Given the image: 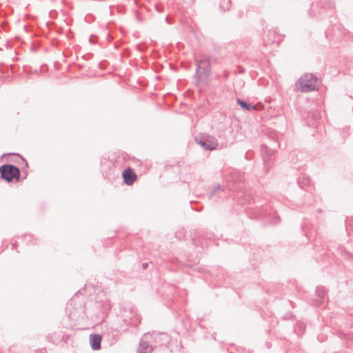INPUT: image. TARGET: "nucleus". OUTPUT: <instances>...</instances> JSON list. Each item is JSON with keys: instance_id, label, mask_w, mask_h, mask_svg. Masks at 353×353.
I'll list each match as a JSON object with an SVG mask.
<instances>
[{"instance_id": "nucleus-18", "label": "nucleus", "mask_w": 353, "mask_h": 353, "mask_svg": "<svg viewBox=\"0 0 353 353\" xmlns=\"http://www.w3.org/2000/svg\"><path fill=\"white\" fill-rule=\"evenodd\" d=\"M108 61H101L99 63V66L100 68H103L105 67H106V65H108Z\"/></svg>"}, {"instance_id": "nucleus-3", "label": "nucleus", "mask_w": 353, "mask_h": 353, "mask_svg": "<svg viewBox=\"0 0 353 353\" xmlns=\"http://www.w3.org/2000/svg\"><path fill=\"white\" fill-rule=\"evenodd\" d=\"M196 143L201 145V147L205 150L212 151L216 149L218 146V141L212 136L208 134H200L195 137Z\"/></svg>"}, {"instance_id": "nucleus-4", "label": "nucleus", "mask_w": 353, "mask_h": 353, "mask_svg": "<svg viewBox=\"0 0 353 353\" xmlns=\"http://www.w3.org/2000/svg\"><path fill=\"white\" fill-rule=\"evenodd\" d=\"M279 146L277 141L275 139L270 140V143L262 145L261 152L263 153V161L265 167L269 166V159L274 155L276 149Z\"/></svg>"}, {"instance_id": "nucleus-17", "label": "nucleus", "mask_w": 353, "mask_h": 353, "mask_svg": "<svg viewBox=\"0 0 353 353\" xmlns=\"http://www.w3.org/2000/svg\"><path fill=\"white\" fill-rule=\"evenodd\" d=\"M231 3V0H221L220 1V8L225 12L226 10H229L230 8L228 6H226L224 8V6L225 4L228 5Z\"/></svg>"}, {"instance_id": "nucleus-15", "label": "nucleus", "mask_w": 353, "mask_h": 353, "mask_svg": "<svg viewBox=\"0 0 353 353\" xmlns=\"http://www.w3.org/2000/svg\"><path fill=\"white\" fill-rule=\"evenodd\" d=\"M201 60H196V72L194 75V78L196 80V82H201Z\"/></svg>"}, {"instance_id": "nucleus-22", "label": "nucleus", "mask_w": 353, "mask_h": 353, "mask_svg": "<svg viewBox=\"0 0 353 353\" xmlns=\"http://www.w3.org/2000/svg\"><path fill=\"white\" fill-rule=\"evenodd\" d=\"M109 37H110V31H109L107 34V38L108 39Z\"/></svg>"}, {"instance_id": "nucleus-27", "label": "nucleus", "mask_w": 353, "mask_h": 353, "mask_svg": "<svg viewBox=\"0 0 353 353\" xmlns=\"http://www.w3.org/2000/svg\"><path fill=\"white\" fill-rule=\"evenodd\" d=\"M318 212H321V210L319 209V210H318Z\"/></svg>"}, {"instance_id": "nucleus-12", "label": "nucleus", "mask_w": 353, "mask_h": 353, "mask_svg": "<svg viewBox=\"0 0 353 353\" xmlns=\"http://www.w3.org/2000/svg\"><path fill=\"white\" fill-rule=\"evenodd\" d=\"M277 34L274 30H268L266 32H265V34L263 36V40L266 45L273 44L276 43V37Z\"/></svg>"}, {"instance_id": "nucleus-26", "label": "nucleus", "mask_w": 353, "mask_h": 353, "mask_svg": "<svg viewBox=\"0 0 353 353\" xmlns=\"http://www.w3.org/2000/svg\"><path fill=\"white\" fill-rule=\"evenodd\" d=\"M224 77H225V79H227V77H228V74H225V75H224Z\"/></svg>"}, {"instance_id": "nucleus-23", "label": "nucleus", "mask_w": 353, "mask_h": 353, "mask_svg": "<svg viewBox=\"0 0 353 353\" xmlns=\"http://www.w3.org/2000/svg\"><path fill=\"white\" fill-rule=\"evenodd\" d=\"M92 37H93V36L92 35V36L90 37V42H92V43L93 42V41H93Z\"/></svg>"}, {"instance_id": "nucleus-11", "label": "nucleus", "mask_w": 353, "mask_h": 353, "mask_svg": "<svg viewBox=\"0 0 353 353\" xmlns=\"http://www.w3.org/2000/svg\"><path fill=\"white\" fill-rule=\"evenodd\" d=\"M297 183L299 186L303 190L308 191V189L310 188V180L308 176H300L297 179Z\"/></svg>"}, {"instance_id": "nucleus-19", "label": "nucleus", "mask_w": 353, "mask_h": 353, "mask_svg": "<svg viewBox=\"0 0 353 353\" xmlns=\"http://www.w3.org/2000/svg\"><path fill=\"white\" fill-rule=\"evenodd\" d=\"M143 270H145L148 267V263H143L141 265Z\"/></svg>"}, {"instance_id": "nucleus-1", "label": "nucleus", "mask_w": 353, "mask_h": 353, "mask_svg": "<svg viewBox=\"0 0 353 353\" xmlns=\"http://www.w3.org/2000/svg\"><path fill=\"white\" fill-rule=\"evenodd\" d=\"M321 84L319 78L312 73L302 75L296 82V87L301 92H310L318 90Z\"/></svg>"}, {"instance_id": "nucleus-24", "label": "nucleus", "mask_w": 353, "mask_h": 353, "mask_svg": "<svg viewBox=\"0 0 353 353\" xmlns=\"http://www.w3.org/2000/svg\"><path fill=\"white\" fill-rule=\"evenodd\" d=\"M165 21H166L168 23H170V22H169V17H165Z\"/></svg>"}, {"instance_id": "nucleus-6", "label": "nucleus", "mask_w": 353, "mask_h": 353, "mask_svg": "<svg viewBox=\"0 0 353 353\" xmlns=\"http://www.w3.org/2000/svg\"><path fill=\"white\" fill-rule=\"evenodd\" d=\"M248 215L252 219H264L268 215V207L263 205L256 206L250 210Z\"/></svg>"}, {"instance_id": "nucleus-20", "label": "nucleus", "mask_w": 353, "mask_h": 353, "mask_svg": "<svg viewBox=\"0 0 353 353\" xmlns=\"http://www.w3.org/2000/svg\"><path fill=\"white\" fill-rule=\"evenodd\" d=\"M22 161L25 163L26 167H28V164L26 159H24L22 157H21Z\"/></svg>"}, {"instance_id": "nucleus-10", "label": "nucleus", "mask_w": 353, "mask_h": 353, "mask_svg": "<svg viewBox=\"0 0 353 353\" xmlns=\"http://www.w3.org/2000/svg\"><path fill=\"white\" fill-rule=\"evenodd\" d=\"M315 292L317 296V299L315 300V301L318 305H320L323 303L326 296L327 290L323 286H318L316 288Z\"/></svg>"}, {"instance_id": "nucleus-8", "label": "nucleus", "mask_w": 353, "mask_h": 353, "mask_svg": "<svg viewBox=\"0 0 353 353\" xmlns=\"http://www.w3.org/2000/svg\"><path fill=\"white\" fill-rule=\"evenodd\" d=\"M201 81L207 79L211 74L210 58L205 57L201 59Z\"/></svg>"}, {"instance_id": "nucleus-13", "label": "nucleus", "mask_w": 353, "mask_h": 353, "mask_svg": "<svg viewBox=\"0 0 353 353\" xmlns=\"http://www.w3.org/2000/svg\"><path fill=\"white\" fill-rule=\"evenodd\" d=\"M237 104L244 110L252 111L256 110V106L252 103H248L241 99H236Z\"/></svg>"}, {"instance_id": "nucleus-9", "label": "nucleus", "mask_w": 353, "mask_h": 353, "mask_svg": "<svg viewBox=\"0 0 353 353\" xmlns=\"http://www.w3.org/2000/svg\"><path fill=\"white\" fill-rule=\"evenodd\" d=\"M89 339L90 346L93 350H99L101 349L102 337L100 334H90Z\"/></svg>"}, {"instance_id": "nucleus-14", "label": "nucleus", "mask_w": 353, "mask_h": 353, "mask_svg": "<svg viewBox=\"0 0 353 353\" xmlns=\"http://www.w3.org/2000/svg\"><path fill=\"white\" fill-rule=\"evenodd\" d=\"M321 8L323 9H334V4L331 1H319L316 2V4H312V8L314 10L316 8Z\"/></svg>"}, {"instance_id": "nucleus-7", "label": "nucleus", "mask_w": 353, "mask_h": 353, "mask_svg": "<svg viewBox=\"0 0 353 353\" xmlns=\"http://www.w3.org/2000/svg\"><path fill=\"white\" fill-rule=\"evenodd\" d=\"M122 177L123 179L124 183L127 185H132L137 180V175L132 168L128 167L123 171Z\"/></svg>"}, {"instance_id": "nucleus-5", "label": "nucleus", "mask_w": 353, "mask_h": 353, "mask_svg": "<svg viewBox=\"0 0 353 353\" xmlns=\"http://www.w3.org/2000/svg\"><path fill=\"white\" fill-rule=\"evenodd\" d=\"M153 350L154 346L152 343V334L150 332L145 333L141 338L136 352L152 353Z\"/></svg>"}, {"instance_id": "nucleus-21", "label": "nucleus", "mask_w": 353, "mask_h": 353, "mask_svg": "<svg viewBox=\"0 0 353 353\" xmlns=\"http://www.w3.org/2000/svg\"><path fill=\"white\" fill-rule=\"evenodd\" d=\"M103 175L104 176L105 178H108V173H105V172H103Z\"/></svg>"}, {"instance_id": "nucleus-16", "label": "nucleus", "mask_w": 353, "mask_h": 353, "mask_svg": "<svg viewBox=\"0 0 353 353\" xmlns=\"http://www.w3.org/2000/svg\"><path fill=\"white\" fill-rule=\"evenodd\" d=\"M222 190V186L219 184L216 186H214V188H212V189L209 190L208 192V196L209 199H211L212 198L217 192H219Z\"/></svg>"}, {"instance_id": "nucleus-2", "label": "nucleus", "mask_w": 353, "mask_h": 353, "mask_svg": "<svg viewBox=\"0 0 353 353\" xmlns=\"http://www.w3.org/2000/svg\"><path fill=\"white\" fill-rule=\"evenodd\" d=\"M1 178L7 182H12L14 179L19 181L21 173L20 170L16 165L12 164H4L0 167Z\"/></svg>"}, {"instance_id": "nucleus-25", "label": "nucleus", "mask_w": 353, "mask_h": 353, "mask_svg": "<svg viewBox=\"0 0 353 353\" xmlns=\"http://www.w3.org/2000/svg\"><path fill=\"white\" fill-rule=\"evenodd\" d=\"M14 248H15V244H14V243H12V249H14Z\"/></svg>"}]
</instances>
